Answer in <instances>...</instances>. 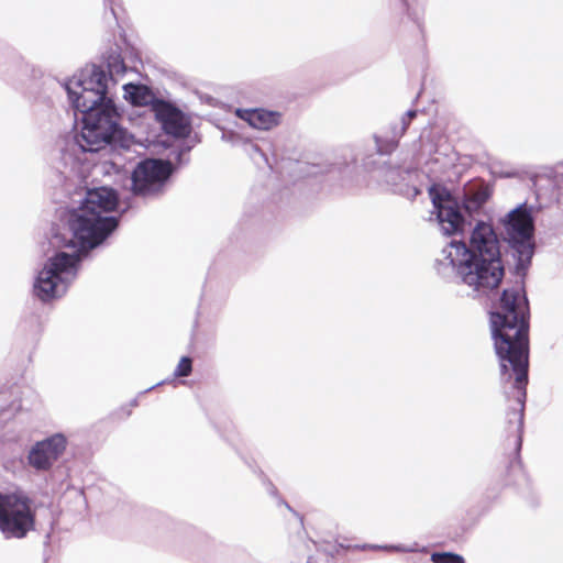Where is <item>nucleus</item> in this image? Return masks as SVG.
Instances as JSON below:
<instances>
[{"label":"nucleus","mask_w":563,"mask_h":563,"mask_svg":"<svg viewBox=\"0 0 563 563\" xmlns=\"http://www.w3.org/2000/svg\"><path fill=\"white\" fill-rule=\"evenodd\" d=\"M405 133L404 128H400L398 123H393L384 134H374L377 153L379 155L391 154L398 147L399 140Z\"/></svg>","instance_id":"13"},{"label":"nucleus","mask_w":563,"mask_h":563,"mask_svg":"<svg viewBox=\"0 0 563 563\" xmlns=\"http://www.w3.org/2000/svg\"><path fill=\"white\" fill-rule=\"evenodd\" d=\"M104 3L110 5L111 13H112V15L115 16V12H114V9L112 7L113 0H104Z\"/></svg>","instance_id":"25"},{"label":"nucleus","mask_w":563,"mask_h":563,"mask_svg":"<svg viewBox=\"0 0 563 563\" xmlns=\"http://www.w3.org/2000/svg\"><path fill=\"white\" fill-rule=\"evenodd\" d=\"M251 150H252V153H251L252 156H253V154H258L261 157L264 158V161H267V158L265 157L264 153L262 152V150L256 144H252L251 145Z\"/></svg>","instance_id":"22"},{"label":"nucleus","mask_w":563,"mask_h":563,"mask_svg":"<svg viewBox=\"0 0 563 563\" xmlns=\"http://www.w3.org/2000/svg\"><path fill=\"white\" fill-rule=\"evenodd\" d=\"M192 371V361L189 356H183L174 371L175 377H187Z\"/></svg>","instance_id":"19"},{"label":"nucleus","mask_w":563,"mask_h":563,"mask_svg":"<svg viewBox=\"0 0 563 563\" xmlns=\"http://www.w3.org/2000/svg\"><path fill=\"white\" fill-rule=\"evenodd\" d=\"M531 211V207L521 203L501 220L515 260V274L520 280L503 290L489 318L504 394L507 400L515 401L507 413V422L508 432L515 435L517 451L522 442L529 368V302L523 278L534 254Z\"/></svg>","instance_id":"1"},{"label":"nucleus","mask_w":563,"mask_h":563,"mask_svg":"<svg viewBox=\"0 0 563 563\" xmlns=\"http://www.w3.org/2000/svg\"><path fill=\"white\" fill-rule=\"evenodd\" d=\"M283 504L286 506V508H288L290 511H292L291 507L286 501H283Z\"/></svg>","instance_id":"27"},{"label":"nucleus","mask_w":563,"mask_h":563,"mask_svg":"<svg viewBox=\"0 0 563 563\" xmlns=\"http://www.w3.org/2000/svg\"><path fill=\"white\" fill-rule=\"evenodd\" d=\"M66 446V437L62 433H55L32 445L27 454V463L37 472L48 471L63 455Z\"/></svg>","instance_id":"8"},{"label":"nucleus","mask_w":563,"mask_h":563,"mask_svg":"<svg viewBox=\"0 0 563 563\" xmlns=\"http://www.w3.org/2000/svg\"><path fill=\"white\" fill-rule=\"evenodd\" d=\"M471 198L476 200L479 205L484 207V205L487 202L489 198V194L486 189H479L474 192L468 194Z\"/></svg>","instance_id":"21"},{"label":"nucleus","mask_w":563,"mask_h":563,"mask_svg":"<svg viewBox=\"0 0 563 563\" xmlns=\"http://www.w3.org/2000/svg\"><path fill=\"white\" fill-rule=\"evenodd\" d=\"M107 67H108L107 76H108L109 82L110 81L115 82L118 80L117 77L123 75L126 71V66H125L123 59L120 57V55L109 56L108 62H107Z\"/></svg>","instance_id":"15"},{"label":"nucleus","mask_w":563,"mask_h":563,"mask_svg":"<svg viewBox=\"0 0 563 563\" xmlns=\"http://www.w3.org/2000/svg\"><path fill=\"white\" fill-rule=\"evenodd\" d=\"M432 202L437 210V220L443 234L451 235L464 230L465 220L459 209L457 202L452 199L449 194L445 196H433Z\"/></svg>","instance_id":"10"},{"label":"nucleus","mask_w":563,"mask_h":563,"mask_svg":"<svg viewBox=\"0 0 563 563\" xmlns=\"http://www.w3.org/2000/svg\"><path fill=\"white\" fill-rule=\"evenodd\" d=\"M156 120L166 134L185 137L190 132V125L184 113L170 103L157 100L153 104Z\"/></svg>","instance_id":"11"},{"label":"nucleus","mask_w":563,"mask_h":563,"mask_svg":"<svg viewBox=\"0 0 563 563\" xmlns=\"http://www.w3.org/2000/svg\"><path fill=\"white\" fill-rule=\"evenodd\" d=\"M560 168L562 169V172L558 170L556 174H558V176L562 177V181H563V165Z\"/></svg>","instance_id":"26"},{"label":"nucleus","mask_w":563,"mask_h":563,"mask_svg":"<svg viewBox=\"0 0 563 563\" xmlns=\"http://www.w3.org/2000/svg\"><path fill=\"white\" fill-rule=\"evenodd\" d=\"M35 528V509L23 494L0 495V531L7 539H22Z\"/></svg>","instance_id":"6"},{"label":"nucleus","mask_w":563,"mask_h":563,"mask_svg":"<svg viewBox=\"0 0 563 563\" xmlns=\"http://www.w3.org/2000/svg\"><path fill=\"white\" fill-rule=\"evenodd\" d=\"M410 122L405 115L401 118L400 122L398 123L400 128H404V131L406 132L408 126L410 125Z\"/></svg>","instance_id":"23"},{"label":"nucleus","mask_w":563,"mask_h":563,"mask_svg":"<svg viewBox=\"0 0 563 563\" xmlns=\"http://www.w3.org/2000/svg\"><path fill=\"white\" fill-rule=\"evenodd\" d=\"M433 563H464V558L452 552H434L431 555Z\"/></svg>","instance_id":"16"},{"label":"nucleus","mask_w":563,"mask_h":563,"mask_svg":"<svg viewBox=\"0 0 563 563\" xmlns=\"http://www.w3.org/2000/svg\"><path fill=\"white\" fill-rule=\"evenodd\" d=\"M376 177L385 183L394 192L408 195L411 190L418 195V189L413 185V178L417 169L407 166L401 167L391 163H383L376 168Z\"/></svg>","instance_id":"9"},{"label":"nucleus","mask_w":563,"mask_h":563,"mask_svg":"<svg viewBox=\"0 0 563 563\" xmlns=\"http://www.w3.org/2000/svg\"><path fill=\"white\" fill-rule=\"evenodd\" d=\"M174 166L168 161L146 158L136 164L131 173V191L144 199H154L165 192Z\"/></svg>","instance_id":"7"},{"label":"nucleus","mask_w":563,"mask_h":563,"mask_svg":"<svg viewBox=\"0 0 563 563\" xmlns=\"http://www.w3.org/2000/svg\"><path fill=\"white\" fill-rule=\"evenodd\" d=\"M235 114L251 126L258 130H271L280 122V113L263 108L236 109Z\"/></svg>","instance_id":"12"},{"label":"nucleus","mask_w":563,"mask_h":563,"mask_svg":"<svg viewBox=\"0 0 563 563\" xmlns=\"http://www.w3.org/2000/svg\"><path fill=\"white\" fill-rule=\"evenodd\" d=\"M405 117L411 121L413 118L417 117V111L416 110H408L406 113H405Z\"/></svg>","instance_id":"24"},{"label":"nucleus","mask_w":563,"mask_h":563,"mask_svg":"<svg viewBox=\"0 0 563 563\" xmlns=\"http://www.w3.org/2000/svg\"><path fill=\"white\" fill-rule=\"evenodd\" d=\"M361 550H384V551H394V552H413V548H409L402 544H391V545H375V544H364L357 547Z\"/></svg>","instance_id":"18"},{"label":"nucleus","mask_w":563,"mask_h":563,"mask_svg":"<svg viewBox=\"0 0 563 563\" xmlns=\"http://www.w3.org/2000/svg\"><path fill=\"white\" fill-rule=\"evenodd\" d=\"M508 473L514 478L509 479L507 484L518 485L520 483V479H525L526 477L521 463L518 460L510 462Z\"/></svg>","instance_id":"17"},{"label":"nucleus","mask_w":563,"mask_h":563,"mask_svg":"<svg viewBox=\"0 0 563 563\" xmlns=\"http://www.w3.org/2000/svg\"><path fill=\"white\" fill-rule=\"evenodd\" d=\"M76 111L82 115V128L75 143L82 152L96 153L108 144L123 141L121 114L112 99Z\"/></svg>","instance_id":"4"},{"label":"nucleus","mask_w":563,"mask_h":563,"mask_svg":"<svg viewBox=\"0 0 563 563\" xmlns=\"http://www.w3.org/2000/svg\"><path fill=\"white\" fill-rule=\"evenodd\" d=\"M124 99L131 104L136 107H143L147 104H154L157 101L152 90L142 84L128 82L123 85Z\"/></svg>","instance_id":"14"},{"label":"nucleus","mask_w":563,"mask_h":563,"mask_svg":"<svg viewBox=\"0 0 563 563\" xmlns=\"http://www.w3.org/2000/svg\"><path fill=\"white\" fill-rule=\"evenodd\" d=\"M437 273L444 279L457 278L474 291L486 294L504 277L500 243L490 223L477 221L468 245L451 241L435 260Z\"/></svg>","instance_id":"3"},{"label":"nucleus","mask_w":563,"mask_h":563,"mask_svg":"<svg viewBox=\"0 0 563 563\" xmlns=\"http://www.w3.org/2000/svg\"><path fill=\"white\" fill-rule=\"evenodd\" d=\"M463 206H464L465 211L470 214L476 213L483 208L482 205H479L476 200L471 198L468 195L465 196Z\"/></svg>","instance_id":"20"},{"label":"nucleus","mask_w":563,"mask_h":563,"mask_svg":"<svg viewBox=\"0 0 563 563\" xmlns=\"http://www.w3.org/2000/svg\"><path fill=\"white\" fill-rule=\"evenodd\" d=\"M65 89L75 110L87 109L88 106L111 99L108 97L107 73L96 65L86 67L78 76L69 79L65 84Z\"/></svg>","instance_id":"5"},{"label":"nucleus","mask_w":563,"mask_h":563,"mask_svg":"<svg viewBox=\"0 0 563 563\" xmlns=\"http://www.w3.org/2000/svg\"><path fill=\"white\" fill-rule=\"evenodd\" d=\"M117 206L115 190L99 187L88 189L78 207L63 212L62 221L71 236L66 239L56 232L52 235L49 244L56 249L74 250L71 253L57 251L48 257L35 278V297L46 302L66 294L68 286L77 276L82 257L101 245L118 228V218L111 214Z\"/></svg>","instance_id":"2"}]
</instances>
